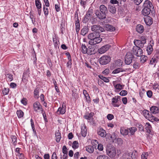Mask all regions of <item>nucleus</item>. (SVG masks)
<instances>
[{
	"instance_id": "nucleus-1",
	"label": "nucleus",
	"mask_w": 159,
	"mask_h": 159,
	"mask_svg": "<svg viewBox=\"0 0 159 159\" xmlns=\"http://www.w3.org/2000/svg\"><path fill=\"white\" fill-rule=\"evenodd\" d=\"M143 7L142 14L147 16L148 20H152L153 17L155 16V14L153 13V6L152 2L148 0H146L144 3Z\"/></svg>"
},
{
	"instance_id": "nucleus-2",
	"label": "nucleus",
	"mask_w": 159,
	"mask_h": 159,
	"mask_svg": "<svg viewBox=\"0 0 159 159\" xmlns=\"http://www.w3.org/2000/svg\"><path fill=\"white\" fill-rule=\"evenodd\" d=\"M100 35L98 32H93L89 34L88 36V38L90 39L89 44H96L100 43L102 39Z\"/></svg>"
},
{
	"instance_id": "nucleus-3",
	"label": "nucleus",
	"mask_w": 159,
	"mask_h": 159,
	"mask_svg": "<svg viewBox=\"0 0 159 159\" xmlns=\"http://www.w3.org/2000/svg\"><path fill=\"white\" fill-rule=\"evenodd\" d=\"M111 58L109 56L104 55L99 59V63L102 65L108 64L111 61Z\"/></svg>"
},
{
	"instance_id": "nucleus-4",
	"label": "nucleus",
	"mask_w": 159,
	"mask_h": 159,
	"mask_svg": "<svg viewBox=\"0 0 159 159\" xmlns=\"http://www.w3.org/2000/svg\"><path fill=\"white\" fill-rule=\"evenodd\" d=\"M93 9L90 7L87 11L85 15L84 19L88 20H94L95 18L93 16Z\"/></svg>"
},
{
	"instance_id": "nucleus-5",
	"label": "nucleus",
	"mask_w": 159,
	"mask_h": 159,
	"mask_svg": "<svg viewBox=\"0 0 159 159\" xmlns=\"http://www.w3.org/2000/svg\"><path fill=\"white\" fill-rule=\"evenodd\" d=\"M91 30L94 32H101L104 31V29L98 25H94L92 26Z\"/></svg>"
},
{
	"instance_id": "nucleus-6",
	"label": "nucleus",
	"mask_w": 159,
	"mask_h": 159,
	"mask_svg": "<svg viewBox=\"0 0 159 159\" xmlns=\"http://www.w3.org/2000/svg\"><path fill=\"white\" fill-rule=\"evenodd\" d=\"M133 59V55L132 53L129 52L127 53L125 57V62L126 64H130L132 62Z\"/></svg>"
},
{
	"instance_id": "nucleus-7",
	"label": "nucleus",
	"mask_w": 159,
	"mask_h": 159,
	"mask_svg": "<svg viewBox=\"0 0 159 159\" xmlns=\"http://www.w3.org/2000/svg\"><path fill=\"white\" fill-rule=\"evenodd\" d=\"M134 54L137 57L141 56L143 53L142 50L137 47H134L133 48Z\"/></svg>"
},
{
	"instance_id": "nucleus-8",
	"label": "nucleus",
	"mask_w": 159,
	"mask_h": 159,
	"mask_svg": "<svg viewBox=\"0 0 159 159\" xmlns=\"http://www.w3.org/2000/svg\"><path fill=\"white\" fill-rule=\"evenodd\" d=\"M143 116L145 117L149 120H152L153 118V116L152 115L151 112L147 110H144L143 111Z\"/></svg>"
},
{
	"instance_id": "nucleus-9",
	"label": "nucleus",
	"mask_w": 159,
	"mask_h": 159,
	"mask_svg": "<svg viewBox=\"0 0 159 159\" xmlns=\"http://www.w3.org/2000/svg\"><path fill=\"white\" fill-rule=\"evenodd\" d=\"M107 155L110 157H114L116 154V149L114 148L107 149Z\"/></svg>"
},
{
	"instance_id": "nucleus-10",
	"label": "nucleus",
	"mask_w": 159,
	"mask_h": 159,
	"mask_svg": "<svg viewBox=\"0 0 159 159\" xmlns=\"http://www.w3.org/2000/svg\"><path fill=\"white\" fill-rule=\"evenodd\" d=\"M110 47L111 46L109 44L103 46L98 49L99 53L101 54L105 53L109 49Z\"/></svg>"
},
{
	"instance_id": "nucleus-11",
	"label": "nucleus",
	"mask_w": 159,
	"mask_h": 159,
	"mask_svg": "<svg viewBox=\"0 0 159 159\" xmlns=\"http://www.w3.org/2000/svg\"><path fill=\"white\" fill-rule=\"evenodd\" d=\"M34 110L37 112L38 110H40L41 111L43 110L42 106L39 102H36L33 104Z\"/></svg>"
},
{
	"instance_id": "nucleus-12",
	"label": "nucleus",
	"mask_w": 159,
	"mask_h": 159,
	"mask_svg": "<svg viewBox=\"0 0 159 159\" xmlns=\"http://www.w3.org/2000/svg\"><path fill=\"white\" fill-rule=\"evenodd\" d=\"M98 134L102 137H104L106 135V131L102 128H99L97 131Z\"/></svg>"
},
{
	"instance_id": "nucleus-13",
	"label": "nucleus",
	"mask_w": 159,
	"mask_h": 159,
	"mask_svg": "<svg viewBox=\"0 0 159 159\" xmlns=\"http://www.w3.org/2000/svg\"><path fill=\"white\" fill-rule=\"evenodd\" d=\"M95 14L100 19H104L106 17V14L102 13L101 12H100L98 11H96Z\"/></svg>"
},
{
	"instance_id": "nucleus-14",
	"label": "nucleus",
	"mask_w": 159,
	"mask_h": 159,
	"mask_svg": "<svg viewBox=\"0 0 159 159\" xmlns=\"http://www.w3.org/2000/svg\"><path fill=\"white\" fill-rule=\"evenodd\" d=\"M135 47H137L139 48H143L144 46V43L142 42L140 40H136L134 41Z\"/></svg>"
},
{
	"instance_id": "nucleus-15",
	"label": "nucleus",
	"mask_w": 159,
	"mask_h": 159,
	"mask_svg": "<svg viewBox=\"0 0 159 159\" xmlns=\"http://www.w3.org/2000/svg\"><path fill=\"white\" fill-rule=\"evenodd\" d=\"M136 30L138 33L141 34L144 32V28L143 25L138 24L136 26Z\"/></svg>"
},
{
	"instance_id": "nucleus-16",
	"label": "nucleus",
	"mask_w": 159,
	"mask_h": 159,
	"mask_svg": "<svg viewBox=\"0 0 159 159\" xmlns=\"http://www.w3.org/2000/svg\"><path fill=\"white\" fill-rule=\"evenodd\" d=\"M88 54L89 55L94 54L96 52L93 45L90 46L88 47Z\"/></svg>"
},
{
	"instance_id": "nucleus-17",
	"label": "nucleus",
	"mask_w": 159,
	"mask_h": 159,
	"mask_svg": "<svg viewBox=\"0 0 159 159\" xmlns=\"http://www.w3.org/2000/svg\"><path fill=\"white\" fill-rule=\"evenodd\" d=\"M105 27L106 30L108 31L112 32L115 31L116 30L115 27L111 25H106Z\"/></svg>"
},
{
	"instance_id": "nucleus-18",
	"label": "nucleus",
	"mask_w": 159,
	"mask_h": 159,
	"mask_svg": "<svg viewBox=\"0 0 159 159\" xmlns=\"http://www.w3.org/2000/svg\"><path fill=\"white\" fill-rule=\"evenodd\" d=\"M108 10L111 13L114 14L116 12V8L113 5H109L108 7Z\"/></svg>"
},
{
	"instance_id": "nucleus-19",
	"label": "nucleus",
	"mask_w": 159,
	"mask_h": 159,
	"mask_svg": "<svg viewBox=\"0 0 159 159\" xmlns=\"http://www.w3.org/2000/svg\"><path fill=\"white\" fill-rule=\"evenodd\" d=\"M118 101V99L115 97L112 99V104L114 107H119V105L117 104Z\"/></svg>"
},
{
	"instance_id": "nucleus-20",
	"label": "nucleus",
	"mask_w": 159,
	"mask_h": 159,
	"mask_svg": "<svg viewBox=\"0 0 159 159\" xmlns=\"http://www.w3.org/2000/svg\"><path fill=\"white\" fill-rule=\"evenodd\" d=\"M114 85V87L116 90L115 91H119L123 89L124 85H121L120 84H117L116 85Z\"/></svg>"
},
{
	"instance_id": "nucleus-21",
	"label": "nucleus",
	"mask_w": 159,
	"mask_h": 159,
	"mask_svg": "<svg viewBox=\"0 0 159 159\" xmlns=\"http://www.w3.org/2000/svg\"><path fill=\"white\" fill-rule=\"evenodd\" d=\"M88 49L85 44H82L81 46V51L84 54H88Z\"/></svg>"
},
{
	"instance_id": "nucleus-22",
	"label": "nucleus",
	"mask_w": 159,
	"mask_h": 159,
	"mask_svg": "<svg viewBox=\"0 0 159 159\" xmlns=\"http://www.w3.org/2000/svg\"><path fill=\"white\" fill-rule=\"evenodd\" d=\"M158 110L159 109L158 107L155 106H152L150 108L151 113H152L154 114L157 113L158 112Z\"/></svg>"
},
{
	"instance_id": "nucleus-23",
	"label": "nucleus",
	"mask_w": 159,
	"mask_h": 159,
	"mask_svg": "<svg viewBox=\"0 0 159 159\" xmlns=\"http://www.w3.org/2000/svg\"><path fill=\"white\" fill-rule=\"evenodd\" d=\"M100 11L102 13L106 14L107 12V9L106 7L104 5H102L100 7Z\"/></svg>"
},
{
	"instance_id": "nucleus-24",
	"label": "nucleus",
	"mask_w": 159,
	"mask_h": 159,
	"mask_svg": "<svg viewBox=\"0 0 159 159\" xmlns=\"http://www.w3.org/2000/svg\"><path fill=\"white\" fill-rule=\"evenodd\" d=\"M66 106H62V107H59L57 110V112H59L60 114H63L66 112Z\"/></svg>"
},
{
	"instance_id": "nucleus-25",
	"label": "nucleus",
	"mask_w": 159,
	"mask_h": 159,
	"mask_svg": "<svg viewBox=\"0 0 159 159\" xmlns=\"http://www.w3.org/2000/svg\"><path fill=\"white\" fill-rule=\"evenodd\" d=\"M87 129L85 126H83L81 127V135L84 137H85L87 134Z\"/></svg>"
},
{
	"instance_id": "nucleus-26",
	"label": "nucleus",
	"mask_w": 159,
	"mask_h": 159,
	"mask_svg": "<svg viewBox=\"0 0 159 159\" xmlns=\"http://www.w3.org/2000/svg\"><path fill=\"white\" fill-rule=\"evenodd\" d=\"M29 77V74L24 73L23 76L22 80L24 82H26L27 81Z\"/></svg>"
},
{
	"instance_id": "nucleus-27",
	"label": "nucleus",
	"mask_w": 159,
	"mask_h": 159,
	"mask_svg": "<svg viewBox=\"0 0 159 159\" xmlns=\"http://www.w3.org/2000/svg\"><path fill=\"white\" fill-rule=\"evenodd\" d=\"M120 132L121 134L125 136L128 134L129 133L128 128L127 129L121 128L120 130Z\"/></svg>"
},
{
	"instance_id": "nucleus-28",
	"label": "nucleus",
	"mask_w": 159,
	"mask_h": 159,
	"mask_svg": "<svg viewBox=\"0 0 159 159\" xmlns=\"http://www.w3.org/2000/svg\"><path fill=\"white\" fill-rule=\"evenodd\" d=\"M129 131L131 135H133L135 132L137 131V128L135 127H133L128 128Z\"/></svg>"
},
{
	"instance_id": "nucleus-29",
	"label": "nucleus",
	"mask_w": 159,
	"mask_h": 159,
	"mask_svg": "<svg viewBox=\"0 0 159 159\" xmlns=\"http://www.w3.org/2000/svg\"><path fill=\"white\" fill-rule=\"evenodd\" d=\"M153 49L151 44L148 45L147 47V51L148 55L151 54L152 52Z\"/></svg>"
},
{
	"instance_id": "nucleus-30",
	"label": "nucleus",
	"mask_w": 159,
	"mask_h": 159,
	"mask_svg": "<svg viewBox=\"0 0 159 159\" xmlns=\"http://www.w3.org/2000/svg\"><path fill=\"white\" fill-rule=\"evenodd\" d=\"M88 31V29L87 26H84L81 30V34L84 36L87 33Z\"/></svg>"
},
{
	"instance_id": "nucleus-31",
	"label": "nucleus",
	"mask_w": 159,
	"mask_h": 159,
	"mask_svg": "<svg viewBox=\"0 0 159 159\" xmlns=\"http://www.w3.org/2000/svg\"><path fill=\"white\" fill-rule=\"evenodd\" d=\"M55 136L56 138V141L57 142L59 143L60 141L61 137V133L59 132V130L57 132H56V133Z\"/></svg>"
},
{
	"instance_id": "nucleus-32",
	"label": "nucleus",
	"mask_w": 159,
	"mask_h": 159,
	"mask_svg": "<svg viewBox=\"0 0 159 159\" xmlns=\"http://www.w3.org/2000/svg\"><path fill=\"white\" fill-rule=\"evenodd\" d=\"M86 150L90 153H93L94 150V148L91 146H89L86 147Z\"/></svg>"
},
{
	"instance_id": "nucleus-33",
	"label": "nucleus",
	"mask_w": 159,
	"mask_h": 159,
	"mask_svg": "<svg viewBox=\"0 0 159 159\" xmlns=\"http://www.w3.org/2000/svg\"><path fill=\"white\" fill-rule=\"evenodd\" d=\"M76 32L78 33L80 30V23L79 20H76L75 23Z\"/></svg>"
},
{
	"instance_id": "nucleus-34",
	"label": "nucleus",
	"mask_w": 159,
	"mask_h": 159,
	"mask_svg": "<svg viewBox=\"0 0 159 159\" xmlns=\"http://www.w3.org/2000/svg\"><path fill=\"white\" fill-rule=\"evenodd\" d=\"M35 4L37 9L41 8V4L40 0H35Z\"/></svg>"
},
{
	"instance_id": "nucleus-35",
	"label": "nucleus",
	"mask_w": 159,
	"mask_h": 159,
	"mask_svg": "<svg viewBox=\"0 0 159 159\" xmlns=\"http://www.w3.org/2000/svg\"><path fill=\"white\" fill-rule=\"evenodd\" d=\"M122 65V61L120 59L116 60L115 63L114 65L115 66H120Z\"/></svg>"
},
{
	"instance_id": "nucleus-36",
	"label": "nucleus",
	"mask_w": 159,
	"mask_h": 159,
	"mask_svg": "<svg viewBox=\"0 0 159 159\" xmlns=\"http://www.w3.org/2000/svg\"><path fill=\"white\" fill-rule=\"evenodd\" d=\"M16 113L18 117L19 118H21L23 116L24 112L21 110H17Z\"/></svg>"
},
{
	"instance_id": "nucleus-37",
	"label": "nucleus",
	"mask_w": 159,
	"mask_h": 159,
	"mask_svg": "<svg viewBox=\"0 0 159 159\" xmlns=\"http://www.w3.org/2000/svg\"><path fill=\"white\" fill-rule=\"evenodd\" d=\"M80 5L84 9L87 5V1L80 0Z\"/></svg>"
},
{
	"instance_id": "nucleus-38",
	"label": "nucleus",
	"mask_w": 159,
	"mask_h": 159,
	"mask_svg": "<svg viewBox=\"0 0 159 159\" xmlns=\"http://www.w3.org/2000/svg\"><path fill=\"white\" fill-rule=\"evenodd\" d=\"M55 8L57 12H59L61 10L60 5L59 2L55 4Z\"/></svg>"
},
{
	"instance_id": "nucleus-39",
	"label": "nucleus",
	"mask_w": 159,
	"mask_h": 159,
	"mask_svg": "<svg viewBox=\"0 0 159 159\" xmlns=\"http://www.w3.org/2000/svg\"><path fill=\"white\" fill-rule=\"evenodd\" d=\"M79 144L77 141H75L73 142L72 143V148L74 149H76L78 148Z\"/></svg>"
},
{
	"instance_id": "nucleus-40",
	"label": "nucleus",
	"mask_w": 159,
	"mask_h": 159,
	"mask_svg": "<svg viewBox=\"0 0 159 159\" xmlns=\"http://www.w3.org/2000/svg\"><path fill=\"white\" fill-rule=\"evenodd\" d=\"M157 60L155 57H152L150 60V64L153 65L154 64V66H155L156 63L157 62Z\"/></svg>"
},
{
	"instance_id": "nucleus-41",
	"label": "nucleus",
	"mask_w": 159,
	"mask_h": 159,
	"mask_svg": "<svg viewBox=\"0 0 159 159\" xmlns=\"http://www.w3.org/2000/svg\"><path fill=\"white\" fill-rule=\"evenodd\" d=\"M99 77L101 80H103L104 82L108 83L109 82V80L107 78L103 76L102 75H99Z\"/></svg>"
},
{
	"instance_id": "nucleus-42",
	"label": "nucleus",
	"mask_w": 159,
	"mask_h": 159,
	"mask_svg": "<svg viewBox=\"0 0 159 159\" xmlns=\"http://www.w3.org/2000/svg\"><path fill=\"white\" fill-rule=\"evenodd\" d=\"M128 156H130L131 159H136V153H128Z\"/></svg>"
},
{
	"instance_id": "nucleus-43",
	"label": "nucleus",
	"mask_w": 159,
	"mask_h": 159,
	"mask_svg": "<svg viewBox=\"0 0 159 159\" xmlns=\"http://www.w3.org/2000/svg\"><path fill=\"white\" fill-rule=\"evenodd\" d=\"M140 57V61L141 62L144 63L147 59L148 57L145 56H141Z\"/></svg>"
},
{
	"instance_id": "nucleus-44",
	"label": "nucleus",
	"mask_w": 159,
	"mask_h": 159,
	"mask_svg": "<svg viewBox=\"0 0 159 159\" xmlns=\"http://www.w3.org/2000/svg\"><path fill=\"white\" fill-rule=\"evenodd\" d=\"M96 159H108V157L104 155L98 156Z\"/></svg>"
},
{
	"instance_id": "nucleus-45",
	"label": "nucleus",
	"mask_w": 159,
	"mask_h": 159,
	"mask_svg": "<svg viewBox=\"0 0 159 159\" xmlns=\"http://www.w3.org/2000/svg\"><path fill=\"white\" fill-rule=\"evenodd\" d=\"M123 71L122 69L121 68H118L112 72L113 74H117L120 72H122Z\"/></svg>"
},
{
	"instance_id": "nucleus-46",
	"label": "nucleus",
	"mask_w": 159,
	"mask_h": 159,
	"mask_svg": "<svg viewBox=\"0 0 159 159\" xmlns=\"http://www.w3.org/2000/svg\"><path fill=\"white\" fill-rule=\"evenodd\" d=\"M11 138L13 144L15 145L16 144V137L15 136H12Z\"/></svg>"
},
{
	"instance_id": "nucleus-47",
	"label": "nucleus",
	"mask_w": 159,
	"mask_h": 159,
	"mask_svg": "<svg viewBox=\"0 0 159 159\" xmlns=\"http://www.w3.org/2000/svg\"><path fill=\"white\" fill-rule=\"evenodd\" d=\"M120 94L122 96H124L127 94V92L125 90H122L120 93Z\"/></svg>"
},
{
	"instance_id": "nucleus-48",
	"label": "nucleus",
	"mask_w": 159,
	"mask_h": 159,
	"mask_svg": "<svg viewBox=\"0 0 159 159\" xmlns=\"http://www.w3.org/2000/svg\"><path fill=\"white\" fill-rule=\"evenodd\" d=\"M34 97L38 98L39 96V90L37 89H35L34 92Z\"/></svg>"
},
{
	"instance_id": "nucleus-49",
	"label": "nucleus",
	"mask_w": 159,
	"mask_h": 159,
	"mask_svg": "<svg viewBox=\"0 0 159 159\" xmlns=\"http://www.w3.org/2000/svg\"><path fill=\"white\" fill-rule=\"evenodd\" d=\"M9 89L8 88H4L2 90V93L4 95H6L9 92Z\"/></svg>"
},
{
	"instance_id": "nucleus-50",
	"label": "nucleus",
	"mask_w": 159,
	"mask_h": 159,
	"mask_svg": "<svg viewBox=\"0 0 159 159\" xmlns=\"http://www.w3.org/2000/svg\"><path fill=\"white\" fill-rule=\"evenodd\" d=\"M148 156V152H146L144 154H142L141 155L142 159H147V157Z\"/></svg>"
},
{
	"instance_id": "nucleus-51",
	"label": "nucleus",
	"mask_w": 159,
	"mask_h": 159,
	"mask_svg": "<svg viewBox=\"0 0 159 159\" xmlns=\"http://www.w3.org/2000/svg\"><path fill=\"white\" fill-rule=\"evenodd\" d=\"M43 11L45 16H47L48 14V8L43 7Z\"/></svg>"
},
{
	"instance_id": "nucleus-52",
	"label": "nucleus",
	"mask_w": 159,
	"mask_h": 159,
	"mask_svg": "<svg viewBox=\"0 0 159 159\" xmlns=\"http://www.w3.org/2000/svg\"><path fill=\"white\" fill-rule=\"evenodd\" d=\"M114 118L113 115L111 114H108L107 116V118L109 120H111Z\"/></svg>"
},
{
	"instance_id": "nucleus-53",
	"label": "nucleus",
	"mask_w": 159,
	"mask_h": 159,
	"mask_svg": "<svg viewBox=\"0 0 159 159\" xmlns=\"http://www.w3.org/2000/svg\"><path fill=\"white\" fill-rule=\"evenodd\" d=\"M109 69H106L102 72V73L104 75H106L109 74Z\"/></svg>"
},
{
	"instance_id": "nucleus-54",
	"label": "nucleus",
	"mask_w": 159,
	"mask_h": 159,
	"mask_svg": "<svg viewBox=\"0 0 159 159\" xmlns=\"http://www.w3.org/2000/svg\"><path fill=\"white\" fill-rule=\"evenodd\" d=\"M98 149L99 150L102 151L103 150V146L102 144L100 143L98 144Z\"/></svg>"
},
{
	"instance_id": "nucleus-55",
	"label": "nucleus",
	"mask_w": 159,
	"mask_h": 159,
	"mask_svg": "<svg viewBox=\"0 0 159 159\" xmlns=\"http://www.w3.org/2000/svg\"><path fill=\"white\" fill-rule=\"evenodd\" d=\"M67 149L66 146H64L62 148V152L63 154L67 153Z\"/></svg>"
},
{
	"instance_id": "nucleus-56",
	"label": "nucleus",
	"mask_w": 159,
	"mask_h": 159,
	"mask_svg": "<svg viewBox=\"0 0 159 159\" xmlns=\"http://www.w3.org/2000/svg\"><path fill=\"white\" fill-rule=\"evenodd\" d=\"M110 2L112 4H117L118 5L119 3L117 0H111L110 1Z\"/></svg>"
},
{
	"instance_id": "nucleus-57",
	"label": "nucleus",
	"mask_w": 159,
	"mask_h": 159,
	"mask_svg": "<svg viewBox=\"0 0 159 159\" xmlns=\"http://www.w3.org/2000/svg\"><path fill=\"white\" fill-rule=\"evenodd\" d=\"M146 25H150L152 23V20H144Z\"/></svg>"
},
{
	"instance_id": "nucleus-58",
	"label": "nucleus",
	"mask_w": 159,
	"mask_h": 159,
	"mask_svg": "<svg viewBox=\"0 0 159 159\" xmlns=\"http://www.w3.org/2000/svg\"><path fill=\"white\" fill-rule=\"evenodd\" d=\"M21 102L22 104H23L25 105H26L27 104L26 99L25 98H23L21 100Z\"/></svg>"
},
{
	"instance_id": "nucleus-59",
	"label": "nucleus",
	"mask_w": 159,
	"mask_h": 159,
	"mask_svg": "<svg viewBox=\"0 0 159 159\" xmlns=\"http://www.w3.org/2000/svg\"><path fill=\"white\" fill-rule=\"evenodd\" d=\"M140 41L144 43H146V39L145 36H143L141 37Z\"/></svg>"
},
{
	"instance_id": "nucleus-60",
	"label": "nucleus",
	"mask_w": 159,
	"mask_h": 159,
	"mask_svg": "<svg viewBox=\"0 0 159 159\" xmlns=\"http://www.w3.org/2000/svg\"><path fill=\"white\" fill-rule=\"evenodd\" d=\"M143 0H134V2L137 5H139L141 3Z\"/></svg>"
},
{
	"instance_id": "nucleus-61",
	"label": "nucleus",
	"mask_w": 159,
	"mask_h": 159,
	"mask_svg": "<svg viewBox=\"0 0 159 159\" xmlns=\"http://www.w3.org/2000/svg\"><path fill=\"white\" fill-rule=\"evenodd\" d=\"M41 113L43 114V116L45 121L47 120V119L46 118V115L45 111L43 110H42Z\"/></svg>"
},
{
	"instance_id": "nucleus-62",
	"label": "nucleus",
	"mask_w": 159,
	"mask_h": 159,
	"mask_svg": "<svg viewBox=\"0 0 159 159\" xmlns=\"http://www.w3.org/2000/svg\"><path fill=\"white\" fill-rule=\"evenodd\" d=\"M147 94L148 97L150 98L152 95V92L151 90H148L147 91Z\"/></svg>"
},
{
	"instance_id": "nucleus-63",
	"label": "nucleus",
	"mask_w": 159,
	"mask_h": 159,
	"mask_svg": "<svg viewBox=\"0 0 159 159\" xmlns=\"http://www.w3.org/2000/svg\"><path fill=\"white\" fill-rule=\"evenodd\" d=\"M7 75L8 76V78L9 79L10 81H11L13 80L12 75L11 74H7Z\"/></svg>"
},
{
	"instance_id": "nucleus-64",
	"label": "nucleus",
	"mask_w": 159,
	"mask_h": 159,
	"mask_svg": "<svg viewBox=\"0 0 159 159\" xmlns=\"http://www.w3.org/2000/svg\"><path fill=\"white\" fill-rule=\"evenodd\" d=\"M139 64L138 62H134L133 65V67L135 69H138L139 68Z\"/></svg>"
}]
</instances>
